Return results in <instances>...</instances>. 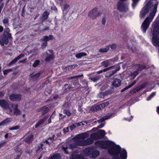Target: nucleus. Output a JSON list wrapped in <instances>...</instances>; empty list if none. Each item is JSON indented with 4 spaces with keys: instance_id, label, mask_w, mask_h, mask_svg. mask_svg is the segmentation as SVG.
I'll return each mask as SVG.
<instances>
[{
    "instance_id": "obj_52",
    "label": "nucleus",
    "mask_w": 159,
    "mask_h": 159,
    "mask_svg": "<svg viewBox=\"0 0 159 159\" xmlns=\"http://www.w3.org/2000/svg\"><path fill=\"white\" fill-rule=\"evenodd\" d=\"M43 145L42 143H40V146L38 147V148L36 150V152H38L41 150V149H43Z\"/></svg>"
},
{
    "instance_id": "obj_5",
    "label": "nucleus",
    "mask_w": 159,
    "mask_h": 159,
    "mask_svg": "<svg viewBox=\"0 0 159 159\" xmlns=\"http://www.w3.org/2000/svg\"><path fill=\"white\" fill-rule=\"evenodd\" d=\"M85 152L88 155L91 156L93 158L96 157L99 154V152L98 151L95 150L93 148H86Z\"/></svg>"
},
{
    "instance_id": "obj_9",
    "label": "nucleus",
    "mask_w": 159,
    "mask_h": 159,
    "mask_svg": "<svg viewBox=\"0 0 159 159\" xmlns=\"http://www.w3.org/2000/svg\"><path fill=\"white\" fill-rule=\"evenodd\" d=\"M114 70L107 72L106 74V76L107 77H111L117 71L120 69V66L119 65H115Z\"/></svg>"
},
{
    "instance_id": "obj_43",
    "label": "nucleus",
    "mask_w": 159,
    "mask_h": 159,
    "mask_svg": "<svg viewBox=\"0 0 159 159\" xmlns=\"http://www.w3.org/2000/svg\"><path fill=\"white\" fill-rule=\"evenodd\" d=\"M20 128V126L19 125H16L15 126H14L11 127L9 128V129L10 130H15L19 129Z\"/></svg>"
},
{
    "instance_id": "obj_62",
    "label": "nucleus",
    "mask_w": 159,
    "mask_h": 159,
    "mask_svg": "<svg viewBox=\"0 0 159 159\" xmlns=\"http://www.w3.org/2000/svg\"><path fill=\"white\" fill-rule=\"evenodd\" d=\"M48 37V40H52L53 39L54 37L52 35H49Z\"/></svg>"
},
{
    "instance_id": "obj_58",
    "label": "nucleus",
    "mask_w": 159,
    "mask_h": 159,
    "mask_svg": "<svg viewBox=\"0 0 159 159\" xmlns=\"http://www.w3.org/2000/svg\"><path fill=\"white\" fill-rule=\"evenodd\" d=\"M5 93L4 92L2 91H0V98H2L5 95Z\"/></svg>"
},
{
    "instance_id": "obj_31",
    "label": "nucleus",
    "mask_w": 159,
    "mask_h": 159,
    "mask_svg": "<svg viewBox=\"0 0 159 159\" xmlns=\"http://www.w3.org/2000/svg\"><path fill=\"white\" fill-rule=\"evenodd\" d=\"M9 20L8 17H6L4 19L2 20V23L4 24L6 27H8L7 25H9Z\"/></svg>"
},
{
    "instance_id": "obj_17",
    "label": "nucleus",
    "mask_w": 159,
    "mask_h": 159,
    "mask_svg": "<svg viewBox=\"0 0 159 159\" xmlns=\"http://www.w3.org/2000/svg\"><path fill=\"white\" fill-rule=\"evenodd\" d=\"M34 135L33 134L26 136L24 139L25 141L28 144H30L34 140Z\"/></svg>"
},
{
    "instance_id": "obj_35",
    "label": "nucleus",
    "mask_w": 159,
    "mask_h": 159,
    "mask_svg": "<svg viewBox=\"0 0 159 159\" xmlns=\"http://www.w3.org/2000/svg\"><path fill=\"white\" fill-rule=\"evenodd\" d=\"M84 140H79L76 142L77 145L79 146H82L84 145Z\"/></svg>"
},
{
    "instance_id": "obj_42",
    "label": "nucleus",
    "mask_w": 159,
    "mask_h": 159,
    "mask_svg": "<svg viewBox=\"0 0 159 159\" xmlns=\"http://www.w3.org/2000/svg\"><path fill=\"white\" fill-rule=\"evenodd\" d=\"M115 65H114L112 66H111L110 67H107L105 68L103 70H102L103 72H105L111 69H114L115 68Z\"/></svg>"
},
{
    "instance_id": "obj_54",
    "label": "nucleus",
    "mask_w": 159,
    "mask_h": 159,
    "mask_svg": "<svg viewBox=\"0 0 159 159\" xmlns=\"http://www.w3.org/2000/svg\"><path fill=\"white\" fill-rule=\"evenodd\" d=\"M95 109L96 111L100 110H101L100 106L99 105H97L95 107Z\"/></svg>"
},
{
    "instance_id": "obj_37",
    "label": "nucleus",
    "mask_w": 159,
    "mask_h": 159,
    "mask_svg": "<svg viewBox=\"0 0 159 159\" xmlns=\"http://www.w3.org/2000/svg\"><path fill=\"white\" fill-rule=\"evenodd\" d=\"M40 61L39 60H36L35 61L34 63L32 65V66L34 67L37 66L40 63Z\"/></svg>"
},
{
    "instance_id": "obj_63",
    "label": "nucleus",
    "mask_w": 159,
    "mask_h": 159,
    "mask_svg": "<svg viewBox=\"0 0 159 159\" xmlns=\"http://www.w3.org/2000/svg\"><path fill=\"white\" fill-rule=\"evenodd\" d=\"M111 116V115L110 116L107 115L105 116H103V117H104V119H105V120H107L108 119H109L110 117Z\"/></svg>"
},
{
    "instance_id": "obj_32",
    "label": "nucleus",
    "mask_w": 159,
    "mask_h": 159,
    "mask_svg": "<svg viewBox=\"0 0 159 159\" xmlns=\"http://www.w3.org/2000/svg\"><path fill=\"white\" fill-rule=\"evenodd\" d=\"M139 72L137 70L134 71L133 73H132L131 74V77L133 79H134L138 75V74H139Z\"/></svg>"
},
{
    "instance_id": "obj_6",
    "label": "nucleus",
    "mask_w": 159,
    "mask_h": 159,
    "mask_svg": "<svg viewBox=\"0 0 159 159\" xmlns=\"http://www.w3.org/2000/svg\"><path fill=\"white\" fill-rule=\"evenodd\" d=\"M150 18L148 17L144 20L141 26V30L143 33H145L147 30L150 24Z\"/></svg>"
},
{
    "instance_id": "obj_50",
    "label": "nucleus",
    "mask_w": 159,
    "mask_h": 159,
    "mask_svg": "<svg viewBox=\"0 0 159 159\" xmlns=\"http://www.w3.org/2000/svg\"><path fill=\"white\" fill-rule=\"evenodd\" d=\"M105 96V93L103 92H100L98 94L99 98H104Z\"/></svg>"
},
{
    "instance_id": "obj_3",
    "label": "nucleus",
    "mask_w": 159,
    "mask_h": 159,
    "mask_svg": "<svg viewBox=\"0 0 159 159\" xmlns=\"http://www.w3.org/2000/svg\"><path fill=\"white\" fill-rule=\"evenodd\" d=\"M152 43L156 47L159 46V22H154L151 30Z\"/></svg>"
},
{
    "instance_id": "obj_44",
    "label": "nucleus",
    "mask_w": 159,
    "mask_h": 159,
    "mask_svg": "<svg viewBox=\"0 0 159 159\" xmlns=\"http://www.w3.org/2000/svg\"><path fill=\"white\" fill-rule=\"evenodd\" d=\"M132 1H133L132 6L134 8L137 5L139 0H132Z\"/></svg>"
},
{
    "instance_id": "obj_2",
    "label": "nucleus",
    "mask_w": 159,
    "mask_h": 159,
    "mask_svg": "<svg viewBox=\"0 0 159 159\" xmlns=\"http://www.w3.org/2000/svg\"><path fill=\"white\" fill-rule=\"evenodd\" d=\"M4 30L3 34L1 35L0 38V44L2 46L5 44L7 45L9 42V40H12L13 38L11 36V34L10 33V30L8 27H6L4 29L3 27L0 25V33L2 32Z\"/></svg>"
},
{
    "instance_id": "obj_18",
    "label": "nucleus",
    "mask_w": 159,
    "mask_h": 159,
    "mask_svg": "<svg viewBox=\"0 0 159 159\" xmlns=\"http://www.w3.org/2000/svg\"><path fill=\"white\" fill-rule=\"evenodd\" d=\"M64 91V92L68 93L70 92V91H73L74 90L73 89V88L72 87L70 84H65L63 86Z\"/></svg>"
},
{
    "instance_id": "obj_22",
    "label": "nucleus",
    "mask_w": 159,
    "mask_h": 159,
    "mask_svg": "<svg viewBox=\"0 0 159 159\" xmlns=\"http://www.w3.org/2000/svg\"><path fill=\"white\" fill-rule=\"evenodd\" d=\"M13 113L16 116L20 115L21 112L18 109V105L16 104L15 105V107L13 108Z\"/></svg>"
},
{
    "instance_id": "obj_29",
    "label": "nucleus",
    "mask_w": 159,
    "mask_h": 159,
    "mask_svg": "<svg viewBox=\"0 0 159 159\" xmlns=\"http://www.w3.org/2000/svg\"><path fill=\"white\" fill-rule=\"evenodd\" d=\"M87 54L84 52H81L75 55V57L78 59H80L82 57H84L87 56Z\"/></svg>"
},
{
    "instance_id": "obj_21",
    "label": "nucleus",
    "mask_w": 159,
    "mask_h": 159,
    "mask_svg": "<svg viewBox=\"0 0 159 159\" xmlns=\"http://www.w3.org/2000/svg\"><path fill=\"white\" fill-rule=\"evenodd\" d=\"M158 3L157 2L154 5L153 11L150 14V16L152 18H153L157 12Z\"/></svg>"
},
{
    "instance_id": "obj_34",
    "label": "nucleus",
    "mask_w": 159,
    "mask_h": 159,
    "mask_svg": "<svg viewBox=\"0 0 159 159\" xmlns=\"http://www.w3.org/2000/svg\"><path fill=\"white\" fill-rule=\"evenodd\" d=\"M152 4V2L151 1H149L145 5L144 7L145 8H147L150 10Z\"/></svg>"
},
{
    "instance_id": "obj_40",
    "label": "nucleus",
    "mask_w": 159,
    "mask_h": 159,
    "mask_svg": "<svg viewBox=\"0 0 159 159\" xmlns=\"http://www.w3.org/2000/svg\"><path fill=\"white\" fill-rule=\"evenodd\" d=\"M83 76V75H76V76H72V77L68 78H67V79H68V80H70L73 79L78 78H80V77H82Z\"/></svg>"
},
{
    "instance_id": "obj_14",
    "label": "nucleus",
    "mask_w": 159,
    "mask_h": 159,
    "mask_svg": "<svg viewBox=\"0 0 159 159\" xmlns=\"http://www.w3.org/2000/svg\"><path fill=\"white\" fill-rule=\"evenodd\" d=\"M49 110V108L46 106H44L39 109L38 111L40 112L42 115L43 116L47 114Z\"/></svg>"
},
{
    "instance_id": "obj_11",
    "label": "nucleus",
    "mask_w": 159,
    "mask_h": 159,
    "mask_svg": "<svg viewBox=\"0 0 159 159\" xmlns=\"http://www.w3.org/2000/svg\"><path fill=\"white\" fill-rule=\"evenodd\" d=\"M0 106L4 110H7L9 108L8 102L5 99L0 100Z\"/></svg>"
},
{
    "instance_id": "obj_59",
    "label": "nucleus",
    "mask_w": 159,
    "mask_h": 159,
    "mask_svg": "<svg viewBox=\"0 0 159 159\" xmlns=\"http://www.w3.org/2000/svg\"><path fill=\"white\" fill-rule=\"evenodd\" d=\"M59 119H61L65 118L66 117V116L65 115H63L62 114L60 113L59 114Z\"/></svg>"
},
{
    "instance_id": "obj_15",
    "label": "nucleus",
    "mask_w": 159,
    "mask_h": 159,
    "mask_svg": "<svg viewBox=\"0 0 159 159\" xmlns=\"http://www.w3.org/2000/svg\"><path fill=\"white\" fill-rule=\"evenodd\" d=\"M149 9L143 7L142 8L140 12L139 15L140 18L142 19L144 17H145L146 15L149 12Z\"/></svg>"
},
{
    "instance_id": "obj_53",
    "label": "nucleus",
    "mask_w": 159,
    "mask_h": 159,
    "mask_svg": "<svg viewBox=\"0 0 159 159\" xmlns=\"http://www.w3.org/2000/svg\"><path fill=\"white\" fill-rule=\"evenodd\" d=\"M69 131V128L68 127L66 128H64L63 129V133L64 134H65L66 133Z\"/></svg>"
},
{
    "instance_id": "obj_8",
    "label": "nucleus",
    "mask_w": 159,
    "mask_h": 159,
    "mask_svg": "<svg viewBox=\"0 0 159 159\" xmlns=\"http://www.w3.org/2000/svg\"><path fill=\"white\" fill-rule=\"evenodd\" d=\"M22 95L20 94L12 93L9 96V99L12 102H19L21 100Z\"/></svg>"
},
{
    "instance_id": "obj_16",
    "label": "nucleus",
    "mask_w": 159,
    "mask_h": 159,
    "mask_svg": "<svg viewBox=\"0 0 159 159\" xmlns=\"http://www.w3.org/2000/svg\"><path fill=\"white\" fill-rule=\"evenodd\" d=\"M148 84L147 82L141 84L140 85L138 86L135 88L133 90V92L135 93L137 92H139V90H141L143 88L145 87Z\"/></svg>"
},
{
    "instance_id": "obj_33",
    "label": "nucleus",
    "mask_w": 159,
    "mask_h": 159,
    "mask_svg": "<svg viewBox=\"0 0 159 159\" xmlns=\"http://www.w3.org/2000/svg\"><path fill=\"white\" fill-rule=\"evenodd\" d=\"M10 122V120L8 119H6L2 121L1 123H0V126L1 125H6L8 123V122Z\"/></svg>"
},
{
    "instance_id": "obj_47",
    "label": "nucleus",
    "mask_w": 159,
    "mask_h": 159,
    "mask_svg": "<svg viewBox=\"0 0 159 159\" xmlns=\"http://www.w3.org/2000/svg\"><path fill=\"white\" fill-rule=\"evenodd\" d=\"M63 113L66 115L68 116H69L71 115V113L70 111L68 110H64L63 111Z\"/></svg>"
},
{
    "instance_id": "obj_48",
    "label": "nucleus",
    "mask_w": 159,
    "mask_h": 159,
    "mask_svg": "<svg viewBox=\"0 0 159 159\" xmlns=\"http://www.w3.org/2000/svg\"><path fill=\"white\" fill-rule=\"evenodd\" d=\"M15 151L17 152H22L21 150L19 148L18 146H16L15 148Z\"/></svg>"
},
{
    "instance_id": "obj_4",
    "label": "nucleus",
    "mask_w": 159,
    "mask_h": 159,
    "mask_svg": "<svg viewBox=\"0 0 159 159\" xmlns=\"http://www.w3.org/2000/svg\"><path fill=\"white\" fill-rule=\"evenodd\" d=\"M105 133L106 132L104 130H100L96 133L91 134L90 138L95 140L102 139L104 138Z\"/></svg>"
},
{
    "instance_id": "obj_60",
    "label": "nucleus",
    "mask_w": 159,
    "mask_h": 159,
    "mask_svg": "<svg viewBox=\"0 0 159 159\" xmlns=\"http://www.w3.org/2000/svg\"><path fill=\"white\" fill-rule=\"evenodd\" d=\"M105 119H104V117H103L102 118H101L100 119L98 120V123H101L103 121H104L105 120Z\"/></svg>"
},
{
    "instance_id": "obj_36",
    "label": "nucleus",
    "mask_w": 159,
    "mask_h": 159,
    "mask_svg": "<svg viewBox=\"0 0 159 159\" xmlns=\"http://www.w3.org/2000/svg\"><path fill=\"white\" fill-rule=\"evenodd\" d=\"M101 65L105 67H107L109 65V62L107 60L102 61L101 63Z\"/></svg>"
},
{
    "instance_id": "obj_25",
    "label": "nucleus",
    "mask_w": 159,
    "mask_h": 159,
    "mask_svg": "<svg viewBox=\"0 0 159 159\" xmlns=\"http://www.w3.org/2000/svg\"><path fill=\"white\" fill-rule=\"evenodd\" d=\"M88 136V134L85 132H84L77 135L76 136L79 139H83L86 138Z\"/></svg>"
},
{
    "instance_id": "obj_55",
    "label": "nucleus",
    "mask_w": 159,
    "mask_h": 159,
    "mask_svg": "<svg viewBox=\"0 0 159 159\" xmlns=\"http://www.w3.org/2000/svg\"><path fill=\"white\" fill-rule=\"evenodd\" d=\"M47 42H44L42 43L41 45V47L42 48H45L47 46Z\"/></svg>"
},
{
    "instance_id": "obj_46",
    "label": "nucleus",
    "mask_w": 159,
    "mask_h": 159,
    "mask_svg": "<svg viewBox=\"0 0 159 159\" xmlns=\"http://www.w3.org/2000/svg\"><path fill=\"white\" fill-rule=\"evenodd\" d=\"M41 40L42 41L45 42H47L48 41H49L48 39V37L47 36H43Z\"/></svg>"
},
{
    "instance_id": "obj_49",
    "label": "nucleus",
    "mask_w": 159,
    "mask_h": 159,
    "mask_svg": "<svg viewBox=\"0 0 159 159\" xmlns=\"http://www.w3.org/2000/svg\"><path fill=\"white\" fill-rule=\"evenodd\" d=\"M78 66V65L77 64H74L70 65L69 66L68 69L70 70H72Z\"/></svg>"
},
{
    "instance_id": "obj_61",
    "label": "nucleus",
    "mask_w": 159,
    "mask_h": 159,
    "mask_svg": "<svg viewBox=\"0 0 159 159\" xmlns=\"http://www.w3.org/2000/svg\"><path fill=\"white\" fill-rule=\"evenodd\" d=\"M133 116H131L129 118H125V120H127L128 121H130L133 118Z\"/></svg>"
},
{
    "instance_id": "obj_26",
    "label": "nucleus",
    "mask_w": 159,
    "mask_h": 159,
    "mask_svg": "<svg viewBox=\"0 0 159 159\" xmlns=\"http://www.w3.org/2000/svg\"><path fill=\"white\" fill-rule=\"evenodd\" d=\"M71 83L74 86H77V88L74 89V90L75 89L77 90L80 89V85L79 83L78 80H75L72 81L71 82Z\"/></svg>"
},
{
    "instance_id": "obj_38",
    "label": "nucleus",
    "mask_w": 159,
    "mask_h": 159,
    "mask_svg": "<svg viewBox=\"0 0 159 159\" xmlns=\"http://www.w3.org/2000/svg\"><path fill=\"white\" fill-rule=\"evenodd\" d=\"M109 46V48H110L112 51L115 50L117 47L116 44L114 43Z\"/></svg>"
},
{
    "instance_id": "obj_1",
    "label": "nucleus",
    "mask_w": 159,
    "mask_h": 159,
    "mask_svg": "<svg viewBox=\"0 0 159 159\" xmlns=\"http://www.w3.org/2000/svg\"><path fill=\"white\" fill-rule=\"evenodd\" d=\"M95 145L99 148L108 149V154L112 157V159H126L127 153L124 149H122L119 145H116L110 141L102 140L95 142Z\"/></svg>"
},
{
    "instance_id": "obj_28",
    "label": "nucleus",
    "mask_w": 159,
    "mask_h": 159,
    "mask_svg": "<svg viewBox=\"0 0 159 159\" xmlns=\"http://www.w3.org/2000/svg\"><path fill=\"white\" fill-rule=\"evenodd\" d=\"M92 139L88 138L86 139L85 140H84V145H89L91 144H92L93 142V140Z\"/></svg>"
},
{
    "instance_id": "obj_24",
    "label": "nucleus",
    "mask_w": 159,
    "mask_h": 159,
    "mask_svg": "<svg viewBox=\"0 0 159 159\" xmlns=\"http://www.w3.org/2000/svg\"><path fill=\"white\" fill-rule=\"evenodd\" d=\"M61 157L60 154L57 153L50 155L48 159H60Z\"/></svg>"
},
{
    "instance_id": "obj_51",
    "label": "nucleus",
    "mask_w": 159,
    "mask_h": 159,
    "mask_svg": "<svg viewBox=\"0 0 159 159\" xmlns=\"http://www.w3.org/2000/svg\"><path fill=\"white\" fill-rule=\"evenodd\" d=\"M40 75V73H37L35 74L34 75H33L32 76V77H33L34 78H35L36 79H37L39 77Z\"/></svg>"
},
{
    "instance_id": "obj_20",
    "label": "nucleus",
    "mask_w": 159,
    "mask_h": 159,
    "mask_svg": "<svg viewBox=\"0 0 159 159\" xmlns=\"http://www.w3.org/2000/svg\"><path fill=\"white\" fill-rule=\"evenodd\" d=\"M49 14L48 11H45L40 16V19L43 21H45L48 18Z\"/></svg>"
},
{
    "instance_id": "obj_27",
    "label": "nucleus",
    "mask_w": 159,
    "mask_h": 159,
    "mask_svg": "<svg viewBox=\"0 0 159 159\" xmlns=\"http://www.w3.org/2000/svg\"><path fill=\"white\" fill-rule=\"evenodd\" d=\"M54 56L53 54H49L45 58V61L46 62H48L54 59Z\"/></svg>"
},
{
    "instance_id": "obj_45",
    "label": "nucleus",
    "mask_w": 159,
    "mask_h": 159,
    "mask_svg": "<svg viewBox=\"0 0 159 159\" xmlns=\"http://www.w3.org/2000/svg\"><path fill=\"white\" fill-rule=\"evenodd\" d=\"M109 104V102H107L102 103L101 105L102 107L104 108L108 106Z\"/></svg>"
},
{
    "instance_id": "obj_41",
    "label": "nucleus",
    "mask_w": 159,
    "mask_h": 159,
    "mask_svg": "<svg viewBox=\"0 0 159 159\" xmlns=\"http://www.w3.org/2000/svg\"><path fill=\"white\" fill-rule=\"evenodd\" d=\"M155 95V92H152V93L147 98V100L149 101Z\"/></svg>"
},
{
    "instance_id": "obj_57",
    "label": "nucleus",
    "mask_w": 159,
    "mask_h": 159,
    "mask_svg": "<svg viewBox=\"0 0 159 159\" xmlns=\"http://www.w3.org/2000/svg\"><path fill=\"white\" fill-rule=\"evenodd\" d=\"M76 127V125L74 124H72L70 127V128L71 131L73 130Z\"/></svg>"
},
{
    "instance_id": "obj_30",
    "label": "nucleus",
    "mask_w": 159,
    "mask_h": 159,
    "mask_svg": "<svg viewBox=\"0 0 159 159\" xmlns=\"http://www.w3.org/2000/svg\"><path fill=\"white\" fill-rule=\"evenodd\" d=\"M109 49V46H107L105 48H101L99 50V52L101 53H105L108 51Z\"/></svg>"
},
{
    "instance_id": "obj_64",
    "label": "nucleus",
    "mask_w": 159,
    "mask_h": 159,
    "mask_svg": "<svg viewBox=\"0 0 159 159\" xmlns=\"http://www.w3.org/2000/svg\"><path fill=\"white\" fill-rule=\"evenodd\" d=\"M21 153L22 152H21L20 154L17 155L15 159H19L21 156Z\"/></svg>"
},
{
    "instance_id": "obj_12",
    "label": "nucleus",
    "mask_w": 159,
    "mask_h": 159,
    "mask_svg": "<svg viewBox=\"0 0 159 159\" xmlns=\"http://www.w3.org/2000/svg\"><path fill=\"white\" fill-rule=\"evenodd\" d=\"M121 84V80L120 79L117 78H114L113 79L112 83V85L116 88L120 86Z\"/></svg>"
},
{
    "instance_id": "obj_23",
    "label": "nucleus",
    "mask_w": 159,
    "mask_h": 159,
    "mask_svg": "<svg viewBox=\"0 0 159 159\" xmlns=\"http://www.w3.org/2000/svg\"><path fill=\"white\" fill-rule=\"evenodd\" d=\"M135 67H137V70L139 72V71H141L143 70L146 69V66L139 64H135Z\"/></svg>"
},
{
    "instance_id": "obj_13",
    "label": "nucleus",
    "mask_w": 159,
    "mask_h": 159,
    "mask_svg": "<svg viewBox=\"0 0 159 159\" xmlns=\"http://www.w3.org/2000/svg\"><path fill=\"white\" fill-rule=\"evenodd\" d=\"M48 118V115H45L44 117L42 119L39 120L38 122L35 125V128H37L39 127L40 125H43L46 120Z\"/></svg>"
},
{
    "instance_id": "obj_56",
    "label": "nucleus",
    "mask_w": 159,
    "mask_h": 159,
    "mask_svg": "<svg viewBox=\"0 0 159 159\" xmlns=\"http://www.w3.org/2000/svg\"><path fill=\"white\" fill-rule=\"evenodd\" d=\"M69 6V5L67 4H65L63 6L64 9V10H67V9L68 8Z\"/></svg>"
},
{
    "instance_id": "obj_19",
    "label": "nucleus",
    "mask_w": 159,
    "mask_h": 159,
    "mask_svg": "<svg viewBox=\"0 0 159 159\" xmlns=\"http://www.w3.org/2000/svg\"><path fill=\"white\" fill-rule=\"evenodd\" d=\"M25 55L23 54H21L18 56L16 57L13 60L8 64L9 66H11V65L15 64L17 61L21 58L24 57Z\"/></svg>"
},
{
    "instance_id": "obj_10",
    "label": "nucleus",
    "mask_w": 159,
    "mask_h": 159,
    "mask_svg": "<svg viewBox=\"0 0 159 159\" xmlns=\"http://www.w3.org/2000/svg\"><path fill=\"white\" fill-rule=\"evenodd\" d=\"M117 6V9L120 11L125 12L127 9L125 4L122 2H118Z\"/></svg>"
},
{
    "instance_id": "obj_39",
    "label": "nucleus",
    "mask_w": 159,
    "mask_h": 159,
    "mask_svg": "<svg viewBox=\"0 0 159 159\" xmlns=\"http://www.w3.org/2000/svg\"><path fill=\"white\" fill-rule=\"evenodd\" d=\"M12 70V68L5 70L3 71V74L4 75H6Z\"/></svg>"
},
{
    "instance_id": "obj_7",
    "label": "nucleus",
    "mask_w": 159,
    "mask_h": 159,
    "mask_svg": "<svg viewBox=\"0 0 159 159\" xmlns=\"http://www.w3.org/2000/svg\"><path fill=\"white\" fill-rule=\"evenodd\" d=\"M98 9L96 7L93 8L89 12L88 16L92 19H94L102 14V12L100 11L97 12Z\"/></svg>"
}]
</instances>
